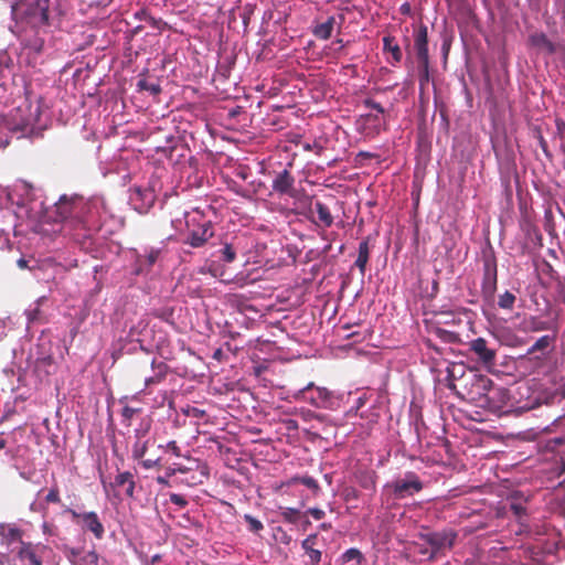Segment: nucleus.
I'll use <instances>...</instances> for the list:
<instances>
[{
    "mask_svg": "<svg viewBox=\"0 0 565 565\" xmlns=\"http://www.w3.org/2000/svg\"><path fill=\"white\" fill-rule=\"evenodd\" d=\"M10 11L9 29L24 47L41 53L44 47L43 34L58 26L63 12L51 0H0V11Z\"/></svg>",
    "mask_w": 565,
    "mask_h": 565,
    "instance_id": "f257e3e1",
    "label": "nucleus"
},
{
    "mask_svg": "<svg viewBox=\"0 0 565 565\" xmlns=\"http://www.w3.org/2000/svg\"><path fill=\"white\" fill-rule=\"evenodd\" d=\"M90 211L89 204L82 196L63 195L54 206V222L62 223L61 231H71L82 227L87 222V214Z\"/></svg>",
    "mask_w": 565,
    "mask_h": 565,
    "instance_id": "f03ea898",
    "label": "nucleus"
},
{
    "mask_svg": "<svg viewBox=\"0 0 565 565\" xmlns=\"http://www.w3.org/2000/svg\"><path fill=\"white\" fill-rule=\"evenodd\" d=\"M186 226L188 235L184 243L194 248L202 247L214 235L212 222L205 220L198 211L191 216H188Z\"/></svg>",
    "mask_w": 565,
    "mask_h": 565,
    "instance_id": "7ed1b4c3",
    "label": "nucleus"
},
{
    "mask_svg": "<svg viewBox=\"0 0 565 565\" xmlns=\"http://www.w3.org/2000/svg\"><path fill=\"white\" fill-rule=\"evenodd\" d=\"M457 536V532L451 529L419 534V539L433 550L429 554V562L435 561L439 556H444L447 550H451Z\"/></svg>",
    "mask_w": 565,
    "mask_h": 565,
    "instance_id": "20e7f679",
    "label": "nucleus"
},
{
    "mask_svg": "<svg viewBox=\"0 0 565 565\" xmlns=\"http://www.w3.org/2000/svg\"><path fill=\"white\" fill-rule=\"evenodd\" d=\"M169 371L167 363L152 359L139 361L135 367V376L143 381L146 387L158 385L164 381Z\"/></svg>",
    "mask_w": 565,
    "mask_h": 565,
    "instance_id": "39448f33",
    "label": "nucleus"
},
{
    "mask_svg": "<svg viewBox=\"0 0 565 565\" xmlns=\"http://www.w3.org/2000/svg\"><path fill=\"white\" fill-rule=\"evenodd\" d=\"M296 401H303L317 408H330L333 404V394L326 387L316 386L313 382L294 394Z\"/></svg>",
    "mask_w": 565,
    "mask_h": 565,
    "instance_id": "423d86ee",
    "label": "nucleus"
},
{
    "mask_svg": "<svg viewBox=\"0 0 565 565\" xmlns=\"http://www.w3.org/2000/svg\"><path fill=\"white\" fill-rule=\"evenodd\" d=\"M65 512L71 514L72 520L83 530L92 532L97 540L103 539L105 529L96 512L79 513L71 508H66Z\"/></svg>",
    "mask_w": 565,
    "mask_h": 565,
    "instance_id": "0eeeda50",
    "label": "nucleus"
},
{
    "mask_svg": "<svg viewBox=\"0 0 565 565\" xmlns=\"http://www.w3.org/2000/svg\"><path fill=\"white\" fill-rule=\"evenodd\" d=\"M498 268L497 260L493 255L483 257V276L481 284V292L484 299L491 300L497 291Z\"/></svg>",
    "mask_w": 565,
    "mask_h": 565,
    "instance_id": "6e6552de",
    "label": "nucleus"
},
{
    "mask_svg": "<svg viewBox=\"0 0 565 565\" xmlns=\"http://www.w3.org/2000/svg\"><path fill=\"white\" fill-rule=\"evenodd\" d=\"M396 498L403 499L423 490V482L415 472H407L404 478L396 479L392 484Z\"/></svg>",
    "mask_w": 565,
    "mask_h": 565,
    "instance_id": "1a4fd4ad",
    "label": "nucleus"
},
{
    "mask_svg": "<svg viewBox=\"0 0 565 565\" xmlns=\"http://www.w3.org/2000/svg\"><path fill=\"white\" fill-rule=\"evenodd\" d=\"M493 381L483 374H473L469 382L468 394L476 402L489 403L488 394L493 388Z\"/></svg>",
    "mask_w": 565,
    "mask_h": 565,
    "instance_id": "9d476101",
    "label": "nucleus"
},
{
    "mask_svg": "<svg viewBox=\"0 0 565 565\" xmlns=\"http://www.w3.org/2000/svg\"><path fill=\"white\" fill-rule=\"evenodd\" d=\"M47 550L44 544H33L31 542H21L17 550V557L26 565H43V554Z\"/></svg>",
    "mask_w": 565,
    "mask_h": 565,
    "instance_id": "9b49d317",
    "label": "nucleus"
},
{
    "mask_svg": "<svg viewBox=\"0 0 565 565\" xmlns=\"http://www.w3.org/2000/svg\"><path fill=\"white\" fill-rule=\"evenodd\" d=\"M469 350L472 352L478 361L486 367H492L497 362V350L489 347L488 341L483 338H477L469 343Z\"/></svg>",
    "mask_w": 565,
    "mask_h": 565,
    "instance_id": "f8f14e48",
    "label": "nucleus"
},
{
    "mask_svg": "<svg viewBox=\"0 0 565 565\" xmlns=\"http://www.w3.org/2000/svg\"><path fill=\"white\" fill-rule=\"evenodd\" d=\"M295 178L291 172L287 169L278 172L275 179L273 180L271 188L275 192L279 194H287L291 198H295L297 191L294 186Z\"/></svg>",
    "mask_w": 565,
    "mask_h": 565,
    "instance_id": "ddd939ff",
    "label": "nucleus"
},
{
    "mask_svg": "<svg viewBox=\"0 0 565 565\" xmlns=\"http://www.w3.org/2000/svg\"><path fill=\"white\" fill-rule=\"evenodd\" d=\"M130 199L139 213H146L153 205L156 195L150 189L135 188Z\"/></svg>",
    "mask_w": 565,
    "mask_h": 565,
    "instance_id": "4468645a",
    "label": "nucleus"
},
{
    "mask_svg": "<svg viewBox=\"0 0 565 565\" xmlns=\"http://www.w3.org/2000/svg\"><path fill=\"white\" fill-rule=\"evenodd\" d=\"M414 46L419 64H426L429 60L428 55V29L425 24H420L415 33Z\"/></svg>",
    "mask_w": 565,
    "mask_h": 565,
    "instance_id": "2eb2a0df",
    "label": "nucleus"
},
{
    "mask_svg": "<svg viewBox=\"0 0 565 565\" xmlns=\"http://www.w3.org/2000/svg\"><path fill=\"white\" fill-rule=\"evenodd\" d=\"M318 545H319L318 534L309 535L301 543V547L305 551V554L308 556L310 565H318L321 561L322 552L318 547Z\"/></svg>",
    "mask_w": 565,
    "mask_h": 565,
    "instance_id": "dca6fc26",
    "label": "nucleus"
},
{
    "mask_svg": "<svg viewBox=\"0 0 565 565\" xmlns=\"http://www.w3.org/2000/svg\"><path fill=\"white\" fill-rule=\"evenodd\" d=\"M315 209L318 214V222L315 221L310 214L302 213L308 220L313 222L317 225H322L323 227H330L333 224V216L330 212V209L322 202L317 201L315 203Z\"/></svg>",
    "mask_w": 565,
    "mask_h": 565,
    "instance_id": "f3484780",
    "label": "nucleus"
},
{
    "mask_svg": "<svg viewBox=\"0 0 565 565\" xmlns=\"http://www.w3.org/2000/svg\"><path fill=\"white\" fill-rule=\"evenodd\" d=\"M114 487L125 488V493L128 498L135 497V477L130 471H124L115 477Z\"/></svg>",
    "mask_w": 565,
    "mask_h": 565,
    "instance_id": "a211bd4d",
    "label": "nucleus"
},
{
    "mask_svg": "<svg viewBox=\"0 0 565 565\" xmlns=\"http://www.w3.org/2000/svg\"><path fill=\"white\" fill-rule=\"evenodd\" d=\"M185 476L184 479H181V482L190 487L202 484L204 479L209 477L207 467L195 462V469L193 468V471Z\"/></svg>",
    "mask_w": 565,
    "mask_h": 565,
    "instance_id": "6ab92c4d",
    "label": "nucleus"
},
{
    "mask_svg": "<svg viewBox=\"0 0 565 565\" xmlns=\"http://www.w3.org/2000/svg\"><path fill=\"white\" fill-rule=\"evenodd\" d=\"M529 42L532 46L547 54H553L556 50L553 42L542 32L531 34Z\"/></svg>",
    "mask_w": 565,
    "mask_h": 565,
    "instance_id": "aec40b11",
    "label": "nucleus"
},
{
    "mask_svg": "<svg viewBox=\"0 0 565 565\" xmlns=\"http://www.w3.org/2000/svg\"><path fill=\"white\" fill-rule=\"evenodd\" d=\"M335 24L337 19L335 17L331 15L324 22L317 24L313 28L312 33L316 38L320 40H328L332 35V31Z\"/></svg>",
    "mask_w": 565,
    "mask_h": 565,
    "instance_id": "412c9836",
    "label": "nucleus"
},
{
    "mask_svg": "<svg viewBox=\"0 0 565 565\" xmlns=\"http://www.w3.org/2000/svg\"><path fill=\"white\" fill-rule=\"evenodd\" d=\"M552 328L551 322L541 320L537 317L525 318L522 322V331L524 332H540L550 330Z\"/></svg>",
    "mask_w": 565,
    "mask_h": 565,
    "instance_id": "4be33fe9",
    "label": "nucleus"
},
{
    "mask_svg": "<svg viewBox=\"0 0 565 565\" xmlns=\"http://www.w3.org/2000/svg\"><path fill=\"white\" fill-rule=\"evenodd\" d=\"M369 258H370L369 238H365L359 244L358 258L354 263V265L359 268L362 276L365 275Z\"/></svg>",
    "mask_w": 565,
    "mask_h": 565,
    "instance_id": "5701e85b",
    "label": "nucleus"
},
{
    "mask_svg": "<svg viewBox=\"0 0 565 565\" xmlns=\"http://www.w3.org/2000/svg\"><path fill=\"white\" fill-rule=\"evenodd\" d=\"M55 370L54 359L51 355H45L36 359L34 364V371L39 376H49Z\"/></svg>",
    "mask_w": 565,
    "mask_h": 565,
    "instance_id": "b1692460",
    "label": "nucleus"
},
{
    "mask_svg": "<svg viewBox=\"0 0 565 565\" xmlns=\"http://www.w3.org/2000/svg\"><path fill=\"white\" fill-rule=\"evenodd\" d=\"M383 50L384 52L391 53L393 63H399L402 61V51L394 36L387 35L383 38Z\"/></svg>",
    "mask_w": 565,
    "mask_h": 565,
    "instance_id": "393cba45",
    "label": "nucleus"
},
{
    "mask_svg": "<svg viewBox=\"0 0 565 565\" xmlns=\"http://www.w3.org/2000/svg\"><path fill=\"white\" fill-rule=\"evenodd\" d=\"M359 484L367 490H374L376 484V473L372 470L360 471L356 476Z\"/></svg>",
    "mask_w": 565,
    "mask_h": 565,
    "instance_id": "a878e982",
    "label": "nucleus"
},
{
    "mask_svg": "<svg viewBox=\"0 0 565 565\" xmlns=\"http://www.w3.org/2000/svg\"><path fill=\"white\" fill-rule=\"evenodd\" d=\"M137 87L139 90L149 92L152 96H157L161 93V86L158 81H151L146 77L139 78Z\"/></svg>",
    "mask_w": 565,
    "mask_h": 565,
    "instance_id": "bb28decb",
    "label": "nucleus"
},
{
    "mask_svg": "<svg viewBox=\"0 0 565 565\" xmlns=\"http://www.w3.org/2000/svg\"><path fill=\"white\" fill-rule=\"evenodd\" d=\"M555 341L554 335H543L535 341V343L527 350V354H533L537 351H546Z\"/></svg>",
    "mask_w": 565,
    "mask_h": 565,
    "instance_id": "cd10ccee",
    "label": "nucleus"
},
{
    "mask_svg": "<svg viewBox=\"0 0 565 565\" xmlns=\"http://www.w3.org/2000/svg\"><path fill=\"white\" fill-rule=\"evenodd\" d=\"M435 334L438 339H440L445 343H459L461 341L459 333L449 331L443 328H436Z\"/></svg>",
    "mask_w": 565,
    "mask_h": 565,
    "instance_id": "c85d7f7f",
    "label": "nucleus"
},
{
    "mask_svg": "<svg viewBox=\"0 0 565 565\" xmlns=\"http://www.w3.org/2000/svg\"><path fill=\"white\" fill-rule=\"evenodd\" d=\"M148 450V441L142 440L139 437V433H137V440L132 446V457L134 459H141Z\"/></svg>",
    "mask_w": 565,
    "mask_h": 565,
    "instance_id": "c756f323",
    "label": "nucleus"
},
{
    "mask_svg": "<svg viewBox=\"0 0 565 565\" xmlns=\"http://www.w3.org/2000/svg\"><path fill=\"white\" fill-rule=\"evenodd\" d=\"M243 519L247 523L249 532L254 534H259L264 530L263 522L257 518L250 514H244Z\"/></svg>",
    "mask_w": 565,
    "mask_h": 565,
    "instance_id": "7c9ffc66",
    "label": "nucleus"
},
{
    "mask_svg": "<svg viewBox=\"0 0 565 565\" xmlns=\"http://www.w3.org/2000/svg\"><path fill=\"white\" fill-rule=\"evenodd\" d=\"M13 62L8 52H0V79L6 77V73L10 72L12 68Z\"/></svg>",
    "mask_w": 565,
    "mask_h": 565,
    "instance_id": "2f4dec72",
    "label": "nucleus"
},
{
    "mask_svg": "<svg viewBox=\"0 0 565 565\" xmlns=\"http://www.w3.org/2000/svg\"><path fill=\"white\" fill-rule=\"evenodd\" d=\"M4 539L8 544H12L14 542L19 543V546H21V542H24L22 540V531L18 527L10 526L8 531L4 534Z\"/></svg>",
    "mask_w": 565,
    "mask_h": 565,
    "instance_id": "473e14b6",
    "label": "nucleus"
},
{
    "mask_svg": "<svg viewBox=\"0 0 565 565\" xmlns=\"http://www.w3.org/2000/svg\"><path fill=\"white\" fill-rule=\"evenodd\" d=\"M291 482H300L301 484L312 490L315 493L320 491V486L318 484L317 480L309 476L295 477L292 478Z\"/></svg>",
    "mask_w": 565,
    "mask_h": 565,
    "instance_id": "72a5a7b5",
    "label": "nucleus"
},
{
    "mask_svg": "<svg viewBox=\"0 0 565 565\" xmlns=\"http://www.w3.org/2000/svg\"><path fill=\"white\" fill-rule=\"evenodd\" d=\"M343 562L355 561L358 565H360L364 561V556L360 550L352 547L345 551L342 555Z\"/></svg>",
    "mask_w": 565,
    "mask_h": 565,
    "instance_id": "f704fd0d",
    "label": "nucleus"
},
{
    "mask_svg": "<svg viewBox=\"0 0 565 565\" xmlns=\"http://www.w3.org/2000/svg\"><path fill=\"white\" fill-rule=\"evenodd\" d=\"M44 299H45V297L40 298L36 301V307L35 308L26 310L25 313H26L29 322L33 323V322L42 321V311L40 309V306H41L42 301H44Z\"/></svg>",
    "mask_w": 565,
    "mask_h": 565,
    "instance_id": "c9c22d12",
    "label": "nucleus"
},
{
    "mask_svg": "<svg viewBox=\"0 0 565 565\" xmlns=\"http://www.w3.org/2000/svg\"><path fill=\"white\" fill-rule=\"evenodd\" d=\"M135 18L140 21H146L153 28H159V24L161 23V20H157L153 17H151L148 10L143 8L135 13Z\"/></svg>",
    "mask_w": 565,
    "mask_h": 565,
    "instance_id": "e433bc0d",
    "label": "nucleus"
},
{
    "mask_svg": "<svg viewBox=\"0 0 565 565\" xmlns=\"http://www.w3.org/2000/svg\"><path fill=\"white\" fill-rule=\"evenodd\" d=\"M515 296L510 292V291H505L504 294H502L500 297H499V301H498V306L501 308V309H512L513 306H514V302H515Z\"/></svg>",
    "mask_w": 565,
    "mask_h": 565,
    "instance_id": "4c0bfd02",
    "label": "nucleus"
},
{
    "mask_svg": "<svg viewBox=\"0 0 565 565\" xmlns=\"http://www.w3.org/2000/svg\"><path fill=\"white\" fill-rule=\"evenodd\" d=\"M281 516L285 521L289 523H297L300 519V511L294 508H285L281 511Z\"/></svg>",
    "mask_w": 565,
    "mask_h": 565,
    "instance_id": "58836bf2",
    "label": "nucleus"
},
{
    "mask_svg": "<svg viewBox=\"0 0 565 565\" xmlns=\"http://www.w3.org/2000/svg\"><path fill=\"white\" fill-rule=\"evenodd\" d=\"M221 259L226 263H232L236 258V250L233 248L231 244H225L221 249Z\"/></svg>",
    "mask_w": 565,
    "mask_h": 565,
    "instance_id": "ea45409f",
    "label": "nucleus"
},
{
    "mask_svg": "<svg viewBox=\"0 0 565 565\" xmlns=\"http://www.w3.org/2000/svg\"><path fill=\"white\" fill-rule=\"evenodd\" d=\"M140 408H134V407H130V406H125L121 411V416H122V423L126 425V426H130L131 425V419L134 418V416L138 413H140Z\"/></svg>",
    "mask_w": 565,
    "mask_h": 565,
    "instance_id": "a19ab883",
    "label": "nucleus"
},
{
    "mask_svg": "<svg viewBox=\"0 0 565 565\" xmlns=\"http://www.w3.org/2000/svg\"><path fill=\"white\" fill-rule=\"evenodd\" d=\"M45 502L46 503H60L61 497H60V489L56 484H54L45 495Z\"/></svg>",
    "mask_w": 565,
    "mask_h": 565,
    "instance_id": "79ce46f5",
    "label": "nucleus"
},
{
    "mask_svg": "<svg viewBox=\"0 0 565 565\" xmlns=\"http://www.w3.org/2000/svg\"><path fill=\"white\" fill-rule=\"evenodd\" d=\"M510 510L519 519L526 514V508L521 502L514 500L510 503Z\"/></svg>",
    "mask_w": 565,
    "mask_h": 565,
    "instance_id": "37998d69",
    "label": "nucleus"
},
{
    "mask_svg": "<svg viewBox=\"0 0 565 565\" xmlns=\"http://www.w3.org/2000/svg\"><path fill=\"white\" fill-rule=\"evenodd\" d=\"M363 104L366 108L373 109L380 115H384V113H385L383 106L380 103L375 102L374 99L366 98L363 102Z\"/></svg>",
    "mask_w": 565,
    "mask_h": 565,
    "instance_id": "c03bdc74",
    "label": "nucleus"
},
{
    "mask_svg": "<svg viewBox=\"0 0 565 565\" xmlns=\"http://www.w3.org/2000/svg\"><path fill=\"white\" fill-rule=\"evenodd\" d=\"M170 502L178 505L181 509L185 508L189 503L184 495L178 493L170 494Z\"/></svg>",
    "mask_w": 565,
    "mask_h": 565,
    "instance_id": "a18cd8bd",
    "label": "nucleus"
},
{
    "mask_svg": "<svg viewBox=\"0 0 565 565\" xmlns=\"http://www.w3.org/2000/svg\"><path fill=\"white\" fill-rule=\"evenodd\" d=\"M160 255V249L151 248L146 255V263L148 267H151L156 264Z\"/></svg>",
    "mask_w": 565,
    "mask_h": 565,
    "instance_id": "49530a36",
    "label": "nucleus"
},
{
    "mask_svg": "<svg viewBox=\"0 0 565 565\" xmlns=\"http://www.w3.org/2000/svg\"><path fill=\"white\" fill-rule=\"evenodd\" d=\"M428 64H429V60H427L426 64H419V68H420L419 84H420V86H424L428 83Z\"/></svg>",
    "mask_w": 565,
    "mask_h": 565,
    "instance_id": "de8ad7c7",
    "label": "nucleus"
},
{
    "mask_svg": "<svg viewBox=\"0 0 565 565\" xmlns=\"http://www.w3.org/2000/svg\"><path fill=\"white\" fill-rule=\"evenodd\" d=\"M167 451L172 452L175 457L181 456V448L178 446L177 441L171 440L166 446Z\"/></svg>",
    "mask_w": 565,
    "mask_h": 565,
    "instance_id": "09e8293b",
    "label": "nucleus"
},
{
    "mask_svg": "<svg viewBox=\"0 0 565 565\" xmlns=\"http://www.w3.org/2000/svg\"><path fill=\"white\" fill-rule=\"evenodd\" d=\"M307 513L310 514L315 520H321L326 515L324 511L319 508H310Z\"/></svg>",
    "mask_w": 565,
    "mask_h": 565,
    "instance_id": "8fccbe9b",
    "label": "nucleus"
},
{
    "mask_svg": "<svg viewBox=\"0 0 565 565\" xmlns=\"http://www.w3.org/2000/svg\"><path fill=\"white\" fill-rule=\"evenodd\" d=\"M417 548V553L423 555L426 561H429V554L433 552V550L429 547H425L420 544L415 545Z\"/></svg>",
    "mask_w": 565,
    "mask_h": 565,
    "instance_id": "3c124183",
    "label": "nucleus"
},
{
    "mask_svg": "<svg viewBox=\"0 0 565 565\" xmlns=\"http://www.w3.org/2000/svg\"><path fill=\"white\" fill-rule=\"evenodd\" d=\"M303 149H305L306 151L316 150V153H317V154H320V152L322 151V149H323V148H322V146H320V145H319V143H317V142H313V143H309V142H307V143H305V145H303Z\"/></svg>",
    "mask_w": 565,
    "mask_h": 565,
    "instance_id": "603ef678",
    "label": "nucleus"
},
{
    "mask_svg": "<svg viewBox=\"0 0 565 565\" xmlns=\"http://www.w3.org/2000/svg\"><path fill=\"white\" fill-rule=\"evenodd\" d=\"M188 415L190 416H193V417H196V418H201L205 415V411L203 409H200V408H196V407H192L189 412H188Z\"/></svg>",
    "mask_w": 565,
    "mask_h": 565,
    "instance_id": "864d4df0",
    "label": "nucleus"
},
{
    "mask_svg": "<svg viewBox=\"0 0 565 565\" xmlns=\"http://www.w3.org/2000/svg\"><path fill=\"white\" fill-rule=\"evenodd\" d=\"M85 559L90 563V564H94L96 565L97 564V561H98V555L96 554V552H88L85 556Z\"/></svg>",
    "mask_w": 565,
    "mask_h": 565,
    "instance_id": "5fc2aeb1",
    "label": "nucleus"
},
{
    "mask_svg": "<svg viewBox=\"0 0 565 565\" xmlns=\"http://www.w3.org/2000/svg\"><path fill=\"white\" fill-rule=\"evenodd\" d=\"M174 467L177 469V473L189 475L190 472L193 471L192 467H183L178 465H175Z\"/></svg>",
    "mask_w": 565,
    "mask_h": 565,
    "instance_id": "6e6d98bb",
    "label": "nucleus"
},
{
    "mask_svg": "<svg viewBox=\"0 0 565 565\" xmlns=\"http://www.w3.org/2000/svg\"><path fill=\"white\" fill-rule=\"evenodd\" d=\"M141 465L146 469H151L158 465V460L146 459L141 462Z\"/></svg>",
    "mask_w": 565,
    "mask_h": 565,
    "instance_id": "4d7b16f0",
    "label": "nucleus"
},
{
    "mask_svg": "<svg viewBox=\"0 0 565 565\" xmlns=\"http://www.w3.org/2000/svg\"><path fill=\"white\" fill-rule=\"evenodd\" d=\"M168 479H169V478H168L167 476H159V477H157V479H156V480H157V482H158L159 484H162V486H170V483H169V480H168Z\"/></svg>",
    "mask_w": 565,
    "mask_h": 565,
    "instance_id": "13d9d810",
    "label": "nucleus"
},
{
    "mask_svg": "<svg viewBox=\"0 0 565 565\" xmlns=\"http://www.w3.org/2000/svg\"><path fill=\"white\" fill-rule=\"evenodd\" d=\"M399 10L403 14H409L411 13L409 3L406 2V3L402 4Z\"/></svg>",
    "mask_w": 565,
    "mask_h": 565,
    "instance_id": "bf43d9fd",
    "label": "nucleus"
},
{
    "mask_svg": "<svg viewBox=\"0 0 565 565\" xmlns=\"http://www.w3.org/2000/svg\"><path fill=\"white\" fill-rule=\"evenodd\" d=\"M175 475H177V469H175V467H169V468L167 469L166 476H167L168 478L173 477V476H175Z\"/></svg>",
    "mask_w": 565,
    "mask_h": 565,
    "instance_id": "052dcab7",
    "label": "nucleus"
},
{
    "mask_svg": "<svg viewBox=\"0 0 565 565\" xmlns=\"http://www.w3.org/2000/svg\"><path fill=\"white\" fill-rule=\"evenodd\" d=\"M17 264L21 269L28 268V262L24 258L18 259Z\"/></svg>",
    "mask_w": 565,
    "mask_h": 565,
    "instance_id": "680f3d73",
    "label": "nucleus"
},
{
    "mask_svg": "<svg viewBox=\"0 0 565 565\" xmlns=\"http://www.w3.org/2000/svg\"><path fill=\"white\" fill-rule=\"evenodd\" d=\"M427 345L433 349L434 351H436L437 353H440V350L437 345H434L430 341H427Z\"/></svg>",
    "mask_w": 565,
    "mask_h": 565,
    "instance_id": "e2e57ef3",
    "label": "nucleus"
},
{
    "mask_svg": "<svg viewBox=\"0 0 565 565\" xmlns=\"http://www.w3.org/2000/svg\"><path fill=\"white\" fill-rule=\"evenodd\" d=\"M365 119L366 120H372V119L377 120L379 117H377V115L367 114V115H365Z\"/></svg>",
    "mask_w": 565,
    "mask_h": 565,
    "instance_id": "0e129e2a",
    "label": "nucleus"
},
{
    "mask_svg": "<svg viewBox=\"0 0 565 565\" xmlns=\"http://www.w3.org/2000/svg\"><path fill=\"white\" fill-rule=\"evenodd\" d=\"M6 440L3 438H0V450L6 447Z\"/></svg>",
    "mask_w": 565,
    "mask_h": 565,
    "instance_id": "69168bd1",
    "label": "nucleus"
},
{
    "mask_svg": "<svg viewBox=\"0 0 565 565\" xmlns=\"http://www.w3.org/2000/svg\"><path fill=\"white\" fill-rule=\"evenodd\" d=\"M0 565H4V556L0 554Z\"/></svg>",
    "mask_w": 565,
    "mask_h": 565,
    "instance_id": "338daca9",
    "label": "nucleus"
},
{
    "mask_svg": "<svg viewBox=\"0 0 565 565\" xmlns=\"http://www.w3.org/2000/svg\"><path fill=\"white\" fill-rule=\"evenodd\" d=\"M561 468H562V472H565V460L562 461V467Z\"/></svg>",
    "mask_w": 565,
    "mask_h": 565,
    "instance_id": "774afa93",
    "label": "nucleus"
}]
</instances>
